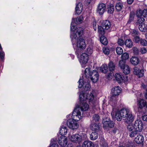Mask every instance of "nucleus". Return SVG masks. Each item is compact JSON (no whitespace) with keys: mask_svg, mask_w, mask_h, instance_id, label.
Listing matches in <instances>:
<instances>
[{"mask_svg":"<svg viewBox=\"0 0 147 147\" xmlns=\"http://www.w3.org/2000/svg\"><path fill=\"white\" fill-rule=\"evenodd\" d=\"M138 108L141 109L146 105V101L143 99H141L138 102Z\"/></svg>","mask_w":147,"mask_h":147,"instance_id":"obj_23","label":"nucleus"},{"mask_svg":"<svg viewBox=\"0 0 147 147\" xmlns=\"http://www.w3.org/2000/svg\"><path fill=\"white\" fill-rule=\"evenodd\" d=\"M102 26L105 29L108 30L109 28L111 26V24L110 22L108 20H105L103 22L102 24Z\"/></svg>","mask_w":147,"mask_h":147,"instance_id":"obj_21","label":"nucleus"},{"mask_svg":"<svg viewBox=\"0 0 147 147\" xmlns=\"http://www.w3.org/2000/svg\"><path fill=\"white\" fill-rule=\"evenodd\" d=\"M123 72L125 74H127L130 73V68L127 65H126L123 69H122Z\"/></svg>","mask_w":147,"mask_h":147,"instance_id":"obj_34","label":"nucleus"},{"mask_svg":"<svg viewBox=\"0 0 147 147\" xmlns=\"http://www.w3.org/2000/svg\"><path fill=\"white\" fill-rule=\"evenodd\" d=\"M101 42L104 45H106L108 43L107 38L104 36H102L100 38Z\"/></svg>","mask_w":147,"mask_h":147,"instance_id":"obj_32","label":"nucleus"},{"mask_svg":"<svg viewBox=\"0 0 147 147\" xmlns=\"http://www.w3.org/2000/svg\"><path fill=\"white\" fill-rule=\"evenodd\" d=\"M136 16L137 17H143L142 10H139L137 11Z\"/></svg>","mask_w":147,"mask_h":147,"instance_id":"obj_44","label":"nucleus"},{"mask_svg":"<svg viewBox=\"0 0 147 147\" xmlns=\"http://www.w3.org/2000/svg\"><path fill=\"white\" fill-rule=\"evenodd\" d=\"M90 87L91 86H90V84L88 82L85 85V89L86 90H89L90 89Z\"/></svg>","mask_w":147,"mask_h":147,"instance_id":"obj_57","label":"nucleus"},{"mask_svg":"<svg viewBox=\"0 0 147 147\" xmlns=\"http://www.w3.org/2000/svg\"><path fill=\"white\" fill-rule=\"evenodd\" d=\"M103 52L106 55H108L109 53V49L107 47H104L103 48Z\"/></svg>","mask_w":147,"mask_h":147,"instance_id":"obj_46","label":"nucleus"},{"mask_svg":"<svg viewBox=\"0 0 147 147\" xmlns=\"http://www.w3.org/2000/svg\"><path fill=\"white\" fill-rule=\"evenodd\" d=\"M139 132V131L135 129L134 131H131L130 133H129V136L131 138L134 137L138 134Z\"/></svg>","mask_w":147,"mask_h":147,"instance_id":"obj_39","label":"nucleus"},{"mask_svg":"<svg viewBox=\"0 0 147 147\" xmlns=\"http://www.w3.org/2000/svg\"><path fill=\"white\" fill-rule=\"evenodd\" d=\"M96 24V22L95 20H94L93 22H92V25H93V29L95 31L96 30L97 28Z\"/></svg>","mask_w":147,"mask_h":147,"instance_id":"obj_53","label":"nucleus"},{"mask_svg":"<svg viewBox=\"0 0 147 147\" xmlns=\"http://www.w3.org/2000/svg\"><path fill=\"white\" fill-rule=\"evenodd\" d=\"M142 119L144 121H147V115L142 116Z\"/></svg>","mask_w":147,"mask_h":147,"instance_id":"obj_59","label":"nucleus"},{"mask_svg":"<svg viewBox=\"0 0 147 147\" xmlns=\"http://www.w3.org/2000/svg\"><path fill=\"white\" fill-rule=\"evenodd\" d=\"M91 129L95 131L98 133L100 129V126L98 125L97 122L96 123H92L91 122L90 125Z\"/></svg>","mask_w":147,"mask_h":147,"instance_id":"obj_15","label":"nucleus"},{"mask_svg":"<svg viewBox=\"0 0 147 147\" xmlns=\"http://www.w3.org/2000/svg\"><path fill=\"white\" fill-rule=\"evenodd\" d=\"M83 17L82 16H80L76 19V22L75 23L76 24L77 23L80 24L83 21Z\"/></svg>","mask_w":147,"mask_h":147,"instance_id":"obj_42","label":"nucleus"},{"mask_svg":"<svg viewBox=\"0 0 147 147\" xmlns=\"http://www.w3.org/2000/svg\"><path fill=\"white\" fill-rule=\"evenodd\" d=\"M133 50L134 53L135 55H138L140 52V51L136 47L133 48Z\"/></svg>","mask_w":147,"mask_h":147,"instance_id":"obj_47","label":"nucleus"},{"mask_svg":"<svg viewBox=\"0 0 147 147\" xmlns=\"http://www.w3.org/2000/svg\"><path fill=\"white\" fill-rule=\"evenodd\" d=\"M86 44L85 40L82 38H80L77 41L76 46L78 48V50H77L76 53L77 55L78 56L80 54L79 50H82L84 49L86 47Z\"/></svg>","mask_w":147,"mask_h":147,"instance_id":"obj_5","label":"nucleus"},{"mask_svg":"<svg viewBox=\"0 0 147 147\" xmlns=\"http://www.w3.org/2000/svg\"><path fill=\"white\" fill-rule=\"evenodd\" d=\"M72 119L76 121L82 118V116L79 108H75L72 113Z\"/></svg>","mask_w":147,"mask_h":147,"instance_id":"obj_7","label":"nucleus"},{"mask_svg":"<svg viewBox=\"0 0 147 147\" xmlns=\"http://www.w3.org/2000/svg\"><path fill=\"white\" fill-rule=\"evenodd\" d=\"M143 125L142 121L140 119L136 120L134 124V129L140 132L143 128Z\"/></svg>","mask_w":147,"mask_h":147,"instance_id":"obj_11","label":"nucleus"},{"mask_svg":"<svg viewBox=\"0 0 147 147\" xmlns=\"http://www.w3.org/2000/svg\"><path fill=\"white\" fill-rule=\"evenodd\" d=\"M130 62L133 65H137L139 63L140 60L137 57H134L131 59Z\"/></svg>","mask_w":147,"mask_h":147,"instance_id":"obj_22","label":"nucleus"},{"mask_svg":"<svg viewBox=\"0 0 147 147\" xmlns=\"http://www.w3.org/2000/svg\"><path fill=\"white\" fill-rule=\"evenodd\" d=\"M116 51L117 54L120 55L123 53V50L121 48L118 47L117 48Z\"/></svg>","mask_w":147,"mask_h":147,"instance_id":"obj_43","label":"nucleus"},{"mask_svg":"<svg viewBox=\"0 0 147 147\" xmlns=\"http://www.w3.org/2000/svg\"><path fill=\"white\" fill-rule=\"evenodd\" d=\"M98 32L99 34H100L101 35H103L105 33L104 29H105L102 26H99L98 28Z\"/></svg>","mask_w":147,"mask_h":147,"instance_id":"obj_38","label":"nucleus"},{"mask_svg":"<svg viewBox=\"0 0 147 147\" xmlns=\"http://www.w3.org/2000/svg\"><path fill=\"white\" fill-rule=\"evenodd\" d=\"M144 71L143 69L140 70L138 68L135 67L134 68V74L138 75L139 77H142L144 74Z\"/></svg>","mask_w":147,"mask_h":147,"instance_id":"obj_16","label":"nucleus"},{"mask_svg":"<svg viewBox=\"0 0 147 147\" xmlns=\"http://www.w3.org/2000/svg\"><path fill=\"white\" fill-rule=\"evenodd\" d=\"M135 16V13L134 12H130L129 20L127 22V23H130L131 22H132Z\"/></svg>","mask_w":147,"mask_h":147,"instance_id":"obj_35","label":"nucleus"},{"mask_svg":"<svg viewBox=\"0 0 147 147\" xmlns=\"http://www.w3.org/2000/svg\"><path fill=\"white\" fill-rule=\"evenodd\" d=\"M139 30L141 32H145L147 29V26L144 23L138 26Z\"/></svg>","mask_w":147,"mask_h":147,"instance_id":"obj_24","label":"nucleus"},{"mask_svg":"<svg viewBox=\"0 0 147 147\" xmlns=\"http://www.w3.org/2000/svg\"><path fill=\"white\" fill-rule=\"evenodd\" d=\"M87 52H88V54H91L92 53V50L90 48H87Z\"/></svg>","mask_w":147,"mask_h":147,"instance_id":"obj_61","label":"nucleus"},{"mask_svg":"<svg viewBox=\"0 0 147 147\" xmlns=\"http://www.w3.org/2000/svg\"><path fill=\"white\" fill-rule=\"evenodd\" d=\"M143 18L147 16V9H145L142 10Z\"/></svg>","mask_w":147,"mask_h":147,"instance_id":"obj_58","label":"nucleus"},{"mask_svg":"<svg viewBox=\"0 0 147 147\" xmlns=\"http://www.w3.org/2000/svg\"><path fill=\"white\" fill-rule=\"evenodd\" d=\"M82 4L79 3L77 5L75 8V12L77 14H80L82 12Z\"/></svg>","mask_w":147,"mask_h":147,"instance_id":"obj_18","label":"nucleus"},{"mask_svg":"<svg viewBox=\"0 0 147 147\" xmlns=\"http://www.w3.org/2000/svg\"><path fill=\"white\" fill-rule=\"evenodd\" d=\"M100 119V117L98 115L95 114L93 115L92 117V119L91 122L92 123H96Z\"/></svg>","mask_w":147,"mask_h":147,"instance_id":"obj_30","label":"nucleus"},{"mask_svg":"<svg viewBox=\"0 0 147 147\" xmlns=\"http://www.w3.org/2000/svg\"><path fill=\"white\" fill-rule=\"evenodd\" d=\"M90 68H86L84 70V74L86 78L90 77L91 80L94 83L96 82L98 79L99 75L96 70H93L90 72Z\"/></svg>","mask_w":147,"mask_h":147,"instance_id":"obj_4","label":"nucleus"},{"mask_svg":"<svg viewBox=\"0 0 147 147\" xmlns=\"http://www.w3.org/2000/svg\"><path fill=\"white\" fill-rule=\"evenodd\" d=\"M142 86L144 88H146V86L144 84H142Z\"/></svg>","mask_w":147,"mask_h":147,"instance_id":"obj_64","label":"nucleus"},{"mask_svg":"<svg viewBox=\"0 0 147 147\" xmlns=\"http://www.w3.org/2000/svg\"><path fill=\"white\" fill-rule=\"evenodd\" d=\"M139 43L143 46H145L147 45V41L146 40L142 38L140 39Z\"/></svg>","mask_w":147,"mask_h":147,"instance_id":"obj_45","label":"nucleus"},{"mask_svg":"<svg viewBox=\"0 0 147 147\" xmlns=\"http://www.w3.org/2000/svg\"><path fill=\"white\" fill-rule=\"evenodd\" d=\"M67 132V129L66 127L62 126L59 131V133L61 135H65Z\"/></svg>","mask_w":147,"mask_h":147,"instance_id":"obj_25","label":"nucleus"},{"mask_svg":"<svg viewBox=\"0 0 147 147\" xmlns=\"http://www.w3.org/2000/svg\"><path fill=\"white\" fill-rule=\"evenodd\" d=\"M145 20V19L143 17H137V21L135 24L136 26H137L140 24L144 23V22Z\"/></svg>","mask_w":147,"mask_h":147,"instance_id":"obj_29","label":"nucleus"},{"mask_svg":"<svg viewBox=\"0 0 147 147\" xmlns=\"http://www.w3.org/2000/svg\"><path fill=\"white\" fill-rule=\"evenodd\" d=\"M49 147H59V145L57 144H53L51 145Z\"/></svg>","mask_w":147,"mask_h":147,"instance_id":"obj_60","label":"nucleus"},{"mask_svg":"<svg viewBox=\"0 0 147 147\" xmlns=\"http://www.w3.org/2000/svg\"><path fill=\"white\" fill-rule=\"evenodd\" d=\"M98 133L96 132H92L90 135V139L92 140H94L97 139L98 137Z\"/></svg>","mask_w":147,"mask_h":147,"instance_id":"obj_27","label":"nucleus"},{"mask_svg":"<svg viewBox=\"0 0 147 147\" xmlns=\"http://www.w3.org/2000/svg\"><path fill=\"white\" fill-rule=\"evenodd\" d=\"M115 7L117 11H120L122 9L123 5L122 3L120 2L116 4Z\"/></svg>","mask_w":147,"mask_h":147,"instance_id":"obj_33","label":"nucleus"},{"mask_svg":"<svg viewBox=\"0 0 147 147\" xmlns=\"http://www.w3.org/2000/svg\"><path fill=\"white\" fill-rule=\"evenodd\" d=\"M131 33L134 36H138L139 34V32L135 30H133Z\"/></svg>","mask_w":147,"mask_h":147,"instance_id":"obj_54","label":"nucleus"},{"mask_svg":"<svg viewBox=\"0 0 147 147\" xmlns=\"http://www.w3.org/2000/svg\"><path fill=\"white\" fill-rule=\"evenodd\" d=\"M5 53L2 50H0V57L2 60L4 59V58Z\"/></svg>","mask_w":147,"mask_h":147,"instance_id":"obj_52","label":"nucleus"},{"mask_svg":"<svg viewBox=\"0 0 147 147\" xmlns=\"http://www.w3.org/2000/svg\"><path fill=\"white\" fill-rule=\"evenodd\" d=\"M117 43L119 45L121 46L125 44V42H124L123 40L120 38L118 39Z\"/></svg>","mask_w":147,"mask_h":147,"instance_id":"obj_49","label":"nucleus"},{"mask_svg":"<svg viewBox=\"0 0 147 147\" xmlns=\"http://www.w3.org/2000/svg\"><path fill=\"white\" fill-rule=\"evenodd\" d=\"M144 140L143 136L141 135H137L135 139V142L137 144H140L143 143Z\"/></svg>","mask_w":147,"mask_h":147,"instance_id":"obj_17","label":"nucleus"},{"mask_svg":"<svg viewBox=\"0 0 147 147\" xmlns=\"http://www.w3.org/2000/svg\"><path fill=\"white\" fill-rule=\"evenodd\" d=\"M127 2L129 4H131L133 2L134 0H127Z\"/></svg>","mask_w":147,"mask_h":147,"instance_id":"obj_62","label":"nucleus"},{"mask_svg":"<svg viewBox=\"0 0 147 147\" xmlns=\"http://www.w3.org/2000/svg\"><path fill=\"white\" fill-rule=\"evenodd\" d=\"M103 122V127L105 129L108 131L109 128H113L114 126L113 122L110 120L109 118H107L106 119H104Z\"/></svg>","mask_w":147,"mask_h":147,"instance_id":"obj_8","label":"nucleus"},{"mask_svg":"<svg viewBox=\"0 0 147 147\" xmlns=\"http://www.w3.org/2000/svg\"><path fill=\"white\" fill-rule=\"evenodd\" d=\"M126 147H135V146L131 141L129 142L126 144Z\"/></svg>","mask_w":147,"mask_h":147,"instance_id":"obj_48","label":"nucleus"},{"mask_svg":"<svg viewBox=\"0 0 147 147\" xmlns=\"http://www.w3.org/2000/svg\"><path fill=\"white\" fill-rule=\"evenodd\" d=\"M78 82L79 83V84L78 86L79 88H82L83 86V84H84L82 80L81 79H80L79 80Z\"/></svg>","mask_w":147,"mask_h":147,"instance_id":"obj_55","label":"nucleus"},{"mask_svg":"<svg viewBox=\"0 0 147 147\" xmlns=\"http://www.w3.org/2000/svg\"><path fill=\"white\" fill-rule=\"evenodd\" d=\"M80 103L79 106H76V108H79L80 111H86L89 108L88 104L85 101L87 100H89L90 103L94 104L95 100L94 99V96L92 93H90L89 94L87 95L86 94L81 93L80 95Z\"/></svg>","mask_w":147,"mask_h":147,"instance_id":"obj_1","label":"nucleus"},{"mask_svg":"<svg viewBox=\"0 0 147 147\" xmlns=\"http://www.w3.org/2000/svg\"><path fill=\"white\" fill-rule=\"evenodd\" d=\"M73 21L71 25V37L72 40L73 39H78L81 35L83 32L82 28H75V24H74V20L75 21V19H73Z\"/></svg>","mask_w":147,"mask_h":147,"instance_id":"obj_3","label":"nucleus"},{"mask_svg":"<svg viewBox=\"0 0 147 147\" xmlns=\"http://www.w3.org/2000/svg\"><path fill=\"white\" fill-rule=\"evenodd\" d=\"M59 143L62 147H65L67 143V139L66 136L60 135L59 138Z\"/></svg>","mask_w":147,"mask_h":147,"instance_id":"obj_12","label":"nucleus"},{"mask_svg":"<svg viewBox=\"0 0 147 147\" xmlns=\"http://www.w3.org/2000/svg\"><path fill=\"white\" fill-rule=\"evenodd\" d=\"M125 44L126 47L130 48L133 46V42L131 39H127L125 42Z\"/></svg>","mask_w":147,"mask_h":147,"instance_id":"obj_28","label":"nucleus"},{"mask_svg":"<svg viewBox=\"0 0 147 147\" xmlns=\"http://www.w3.org/2000/svg\"><path fill=\"white\" fill-rule=\"evenodd\" d=\"M68 138L69 140L75 143L80 144L82 141L81 136L78 134L70 135L69 136Z\"/></svg>","mask_w":147,"mask_h":147,"instance_id":"obj_6","label":"nucleus"},{"mask_svg":"<svg viewBox=\"0 0 147 147\" xmlns=\"http://www.w3.org/2000/svg\"><path fill=\"white\" fill-rule=\"evenodd\" d=\"M87 2L88 4H90L93 3L94 1L93 0H87Z\"/></svg>","mask_w":147,"mask_h":147,"instance_id":"obj_63","label":"nucleus"},{"mask_svg":"<svg viewBox=\"0 0 147 147\" xmlns=\"http://www.w3.org/2000/svg\"><path fill=\"white\" fill-rule=\"evenodd\" d=\"M127 128L129 131H131L134 129V126H133L131 124H129L127 127Z\"/></svg>","mask_w":147,"mask_h":147,"instance_id":"obj_50","label":"nucleus"},{"mask_svg":"<svg viewBox=\"0 0 147 147\" xmlns=\"http://www.w3.org/2000/svg\"><path fill=\"white\" fill-rule=\"evenodd\" d=\"M100 70L102 73H106L108 71V68L107 65L103 64L100 67Z\"/></svg>","mask_w":147,"mask_h":147,"instance_id":"obj_26","label":"nucleus"},{"mask_svg":"<svg viewBox=\"0 0 147 147\" xmlns=\"http://www.w3.org/2000/svg\"><path fill=\"white\" fill-rule=\"evenodd\" d=\"M117 96L112 95L111 94V95L110 98V101L113 102H115L117 100Z\"/></svg>","mask_w":147,"mask_h":147,"instance_id":"obj_40","label":"nucleus"},{"mask_svg":"<svg viewBox=\"0 0 147 147\" xmlns=\"http://www.w3.org/2000/svg\"><path fill=\"white\" fill-rule=\"evenodd\" d=\"M121 88L118 86L112 88L111 90V94L115 96H118L119 95L121 91Z\"/></svg>","mask_w":147,"mask_h":147,"instance_id":"obj_14","label":"nucleus"},{"mask_svg":"<svg viewBox=\"0 0 147 147\" xmlns=\"http://www.w3.org/2000/svg\"><path fill=\"white\" fill-rule=\"evenodd\" d=\"M82 146V147H94V144L91 141H86L83 143Z\"/></svg>","mask_w":147,"mask_h":147,"instance_id":"obj_20","label":"nucleus"},{"mask_svg":"<svg viewBox=\"0 0 147 147\" xmlns=\"http://www.w3.org/2000/svg\"><path fill=\"white\" fill-rule=\"evenodd\" d=\"M125 61L123 60H120L119 61V66L121 69H123V68L127 65L125 64Z\"/></svg>","mask_w":147,"mask_h":147,"instance_id":"obj_36","label":"nucleus"},{"mask_svg":"<svg viewBox=\"0 0 147 147\" xmlns=\"http://www.w3.org/2000/svg\"><path fill=\"white\" fill-rule=\"evenodd\" d=\"M140 40V38L137 36H136L134 38V41L136 43H139Z\"/></svg>","mask_w":147,"mask_h":147,"instance_id":"obj_51","label":"nucleus"},{"mask_svg":"<svg viewBox=\"0 0 147 147\" xmlns=\"http://www.w3.org/2000/svg\"><path fill=\"white\" fill-rule=\"evenodd\" d=\"M122 117L125 118V121L127 123L131 122L133 120L134 117L131 113L127 108L122 109L116 113L115 118L117 121H120Z\"/></svg>","mask_w":147,"mask_h":147,"instance_id":"obj_2","label":"nucleus"},{"mask_svg":"<svg viewBox=\"0 0 147 147\" xmlns=\"http://www.w3.org/2000/svg\"><path fill=\"white\" fill-rule=\"evenodd\" d=\"M105 4L102 3H101L98 5L96 11L100 15H102L105 12Z\"/></svg>","mask_w":147,"mask_h":147,"instance_id":"obj_13","label":"nucleus"},{"mask_svg":"<svg viewBox=\"0 0 147 147\" xmlns=\"http://www.w3.org/2000/svg\"><path fill=\"white\" fill-rule=\"evenodd\" d=\"M67 124L69 127L73 129H77L78 126L76 121L71 119L67 121Z\"/></svg>","mask_w":147,"mask_h":147,"instance_id":"obj_10","label":"nucleus"},{"mask_svg":"<svg viewBox=\"0 0 147 147\" xmlns=\"http://www.w3.org/2000/svg\"><path fill=\"white\" fill-rule=\"evenodd\" d=\"M88 56L86 53H83L80 55L79 61L82 67H85V65L88 61Z\"/></svg>","mask_w":147,"mask_h":147,"instance_id":"obj_9","label":"nucleus"},{"mask_svg":"<svg viewBox=\"0 0 147 147\" xmlns=\"http://www.w3.org/2000/svg\"><path fill=\"white\" fill-rule=\"evenodd\" d=\"M108 66L109 70L111 71L114 70L115 68V65L112 61H110L108 64Z\"/></svg>","mask_w":147,"mask_h":147,"instance_id":"obj_37","label":"nucleus"},{"mask_svg":"<svg viewBox=\"0 0 147 147\" xmlns=\"http://www.w3.org/2000/svg\"><path fill=\"white\" fill-rule=\"evenodd\" d=\"M115 78L117 81L119 83H121L123 80L124 77L120 74L116 73L115 74Z\"/></svg>","mask_w":147,"mask_h":147,"instance_id":"obj_19","label":"nucleus"},{"mask_svg":"<svg viewBox=\"0 0 147 147\" xmlns=\"http://www.w3.org/2000/svg\"><path fill=\"white\" fill-rule=\"evenodd\" d=\"M114 10L113 5L112 4L108 5L107 8V12L109 13H112Z\"/></svg>","mask_w":147,"mask_h":147,"instance_id":"obj_31","label":"nucleus"},{"mask_svg":"<svg viewBox=\"0 0 147 147\" xmlns=\"http://www.w3.org/2000/svg\"><path fill=\"white\" fill-rule=\"evenodd\" d=\"M129 57V55L128 53H123L121 55L122 60L125 61L128 59Z\"/></svg>","mask_w":147,"mask_h":147,"instance_id":"obj_41","label":"nucleus"},{"mask_svg":"<svg viewBox=\"0 0 147 147\" xmlns=\"http://www.w3.org/2000/svg\"><path fill=\"white\" fill-rule=\"evenodd\" d=\"M147 51L145 47H142L141 48L140 50V52L142 54H144L146 53Z\"/></svg>","mask_w":147,"mask_h":147,"instance_id":"obj_56","label":"nucleus"}]
</instances>
